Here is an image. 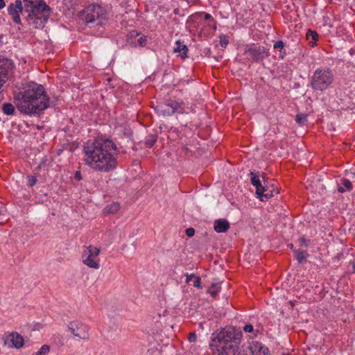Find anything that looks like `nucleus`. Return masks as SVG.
Wrapping results in <instances>:
<instances>
[{
	"label": "nucleus",
	"instance_id": "7ed1b4c3",
	"mask_svg": "<svg viewBox=\"0 0 355 355\" xmlns=\"http://www.w3.org/2000/svg\"><path fill=\"white\" fill-rule=\"evenodd\" d=\"M15 103L21 112L28 115L39 113L49 106L44 87L34 82L27 83L24 91L15 96Z\"/></svg>",
	"mask_w": 355,
	"mask_h": 355
},
{
	"label": "nucleus",
	"instance_id": "4468645a",
	"mask_svg": "<svg viewBox=\"0 0 355 355\" xmlns=\"http://www.w3.org/2000/svg\"><path fill=\"white\" fill-rule=\"evenodd\" d=\"M214 230L218 233H223L230 228V223L225 219H218L214 222Z\"/></svg>",
	"mask_w": 355,
	"mask_h": 355
},
{
	"label": "nucleus",
	"instance_id": "f704fd0d",
	"mask_svg": "<svg viewBox=\"0 0 355 355\" xmlns=\"http://www.w3.org/2000/svg\"><path fill=\"white\" fill-rule=\"evenodd\" d=\"M197 336L195 333H190L188 337L189 342H194L196 340Z\"/></svg>",
	"mask_w": 355,
	"mask_h": 355
},
{
	"label": "nucleus",
	"instance_id": "b1692460",
	"mask_svg": "<svg viewBox=\"0 0 355 355\" xmlns=\"http://www.w3.org/2000/svg\"><path fill=\"white\" fill-rule=\"evenodd\" d=\"M295 257L299 263H302L307 257V253L304 251L297 250L295 251Z\"/></svg>",
	"mask_w": 355,
	"mask_h": 355
},
{
	"label": "nucleus",
	"instance_id": "9d476101",
	"mask_svg": "<svg viewBox=\"0 0 355 355\" xmlns=\"http://www.w3.org/2000/svg\"><path fill=\"white\" fill-rule=\"evenodd\" d=\"M24 10L22 2L21 0H16L15 2L10 3L7 8L8 15L12 18V21L18 25L21 24L20 14Z\"/></svg>",
	"mask_w": 355,
	"mask_h": 355
},
{
	"label": "nucleus",
	"instance_id": "bb28decb",
	"mask_svg": "<svg viewBox=\"0 0 355 355\" xmlns=\"http://www.w3.org/2000/svg\"><path fill=\"white\" fill-rule=\"evenodd\" d=\"M219 289L217 286H213L209 290L208 293L214 297H215L219 293Z\"/></svg>",
	"mask_w": 355,
	"mask_h": 355
},
{
	"label": "nucleus",
	"instance_id": "f257e3e1",
	"mask_svg": "<svg viewBox=\"0 0 355 355\" xmlns=\"http://www.w3.org/2000/svg\"><path fill=\"white\" fill-rule=\"evenodd\" d=\"M242 337L241 331L232 327H225L213 339L211 347L218 355H270L268 347L257 341L242 345L241 348Z\"/></svg>",
	"mask_w": 355,
	"mask_h": 355
},
{
	"label": "nucleus",
	"instance_id": "dca6fc26",
	"mask_svg": "<svg viewBox=\"0 0 355 355\" xmlns=\"http://www.w3.org/2000/svg\"><path fill=\"white\" fill-rule=\"evenodd\" d=\"M121 208V205L117 202H113L111 204H109L105 206L103 209V214L105 215L107 214H116Z\"/></svg>",
	"mask_w": 355,
	"mask_h": 355
},
{
	"label": "nucleus",
	"instance_id": "9b49d317",
	"mask_svg": "<svg viewBox=\"0 0 355 355\" xmlns=\"http://www.w3.org/2000/svg\"><path fill=\"white\" fill-rule=\"evenodd\" d=\"M202 17H204V19L207 21H213V22L214 21V18L212 17V16L210 14L206 13V12H196L195 14L191 15L189 17V18L188 19V22L193 23L194 28H196L197 29H198V28L202 29V28L200 27V24L202 21Z\"/></svg>",
	"mask_w": 355,
	"mask_h": 355
},
{
	"label": "nucleus",
	"instance_id": "a878e982",
	"mask_svg": "<svg viewBox=\"0 0 355 355\" xmlns=\"http://www.w3.org/2000/svg\"><path fill=\"white\" fill-rule=\"evenodd\" d=\"M50 351V347L47 345H42L40 349L33 355H46Z\"/></svg>",
	"mask_w": 355,
	"mask_h": 355
},
{
	"label": "nucleus",
	"instance_id": "393cba45",
	"mask_svg": "<svg viewBox=\"0 0 355 355\" xmlns=\"http://www.w3.org/2000/svg\"><path fill=\"white\" fill-rule=\"evenodd\" d=\"M295 121L299 125H304L307 121V116L303 113L297 114L295 117Z\"/></svg>",
	"mask_w": 355,
	"mask_h": 355
},
{
	"label": "nucleus",
	"instance_id": "2f4dec72",
	"mask_svg": "<svg viewBox=\"0 0 355 355\" xmlns=\"http://www.w3.org/2000/svg\"><path fill=\"white\" fill-rule=\"evenodd\" d=\"M220 44L222 47L224 48H225L227 46L228 40L225 36L220 37Z\"/></svg>",
	"mask_w": 355,
	"mask_h": 355
},
{
	"label": "nucleus",
	"instance_id": "a211bd4d",
	"mask_svg": "<svg viewBox=\"0 0 355 355\" xmlns=\"http://www.w3.org/2000/svg\"><path fill=\"white\" fill-rule=\"evenodd\" d=\"M174 51L176 53H179L180 55L184 58L187 57V46L182 44L180 40H178L175 43V46L174 47Z\"/></svg>",
	"mask_w": 355,
	"mask_h": 355
},
{
	"label": "nucleus",
	"instance_id": "72a5a7b5",
	"mask_svg": "<svg viewBox=\"0 0 355 355\" xmlns=\"http://www.w3.org/2000/svg\"><path fill=\"white\" fill-rule=\"evenodd\" d=\"M194 234H195V230L193 228L189 227L186 230V234L189 237L193 236L194 235Z\"/></svg>",
	"mask_w": 355,
	"mask_h": 355
},
{
	"label": "nucleus",
	"instance_id": "aec40b11",
	"mask_svg": "<svg viewBox=\"0 0 355 355\" xmlns=\"http://www.w3.org/2000/svg\"><path fill=\"white\" fill-rule=\"evenodd\" d=\"M257 197L261 200L265 201L268 200L272 196H273L272 191L269 190L265 186H263V191L260 194H257Z\"/></svg>",
	"mask_w": 355,
	"mask_h": 355
},
{
	"label": "nucleus",
	"instance_id": "2eb2a0df",
	"mask_svg": "<svg viewBox=\"0 0 355 355\" xmlns=\"http://www.w3.org/2000/svg\"><path fill=\"white\" fill-rule=\"evenodd\" d=\"M273 48L275 51V57H277L279 59H284L286 55L284 42L282 41L276 42L274 44Z\"/></svg>",
	"mask_w": 355,
	"mask_h": 355
},
{
	"label": "nucleus",
	"instance_id": "473e14b6",
	"mask_svg": "<svg viewBox=\"0 0 355 355\" xmlns=\"http://www.w3.org/2000/svg\"><path fill=\"white\" fill-rule=\"evenodd\" d=\"M299 243H300V245L302 246V247H308L309 246V243L307 242V241L306 240V239L304 237H301L300 239H299Z\"/></svg>",
	"mask_w": 355,
	"mask_h": 355
},
{
	"label": "nucleus",
	"instance_id": "1a4fd4ad",
	"mask_svg": "<svg viewBox=\"0 0 355 355\" xmlns=\"http://www.w3.org/2000/svg\"><path fill=\"white\" fill-rule=\"evenodd\" d=\"M157 112L164 116H170L175 112L183 113L184 107L183 103L173 100H168L165 103L159 105L157 107Z\"/></svg>",
	"mask_w": 355,
	"mask_h": 355
},
{
	"label": "nucleus",
	"instance_id": "6ab92c4d",
	"mask_svg": "<svg viewBox=\"0 0 355 355\" xmlns=\"http://www.w3.org/2000/svg\"><path fill=\"white\" fill-rule=\"evenodd\" d=\"M306 37L309 45L313 47L316 44L315 42L318 40L319 35L315 31L309 30L306 34Z\"/></svg>",
	"mask_w": 355,
	"mask_h": 355
},
{
	"label": "nucleus",
	"instance_id": "412c9836",
	"mask_svg": "<svg viewBox=\"0 0 355 355\" xmlns=\"http://www.w3.org/2000/svg\"><path fill=\"white\" fill-rule=\"evenodd\" d=\"M342 184L343 187H339L338 189L339 192L343 193L352 189V184L349 180L343 179L342 180Z\"/></svg>",
	"mask_w": 355,
	"mask_h": 355
},
{
	"label": "nucleus",
	"instance_id": "58836bf2",
	"mask_svg": "<svg viewBox=\"0 0 355 355\" xmlns=\"http://www.w3.org/2000/svg\"><path fill=\"white\" fill-rule=\"evenodd\" d=\"M192 279H193V277H191L190 275H187V282H191Z\"/></svg>",
	"mask_w": 355,
	"mask_h": 355
},
{
	"label": "nucleus",
	"instance_id": "4be33fe9",
	"mask_svg": "<svg viewBox=\"0 0 355 355\" xmlns=\"http://www.w3.org/2000/svg\"><path fill=\"white\" fill-rule=\"evenodd\" d=\"M3 112L6 115H12L15 112V107L12 104L6 103L2 106Z\"/></svg>",
	"mask_w": 355,
	"mask_h": 355
},
{
	"label": "nucleus",
	"instance_id": "4c0bfd02",
	"mask_svg": "<svg viewBox=\"0 0 355 355\" xmlns=\"http://www.w3.org/2000/svg\"><path fill=\"white\" fill-rule=\"evenodd\" d=\"M75 178L76 180H81V175H80V173L79 171L76 173Z\"/></svg>",
	"mask_w": 355,
	"mask_h": 355
},
{
	"label": "nucleus",
	"instance_id": "39448f33",
	"mask_svg": "<svg viewBox=\"0 0 355 355\" xmlns=\"http://www.w3.org/2000/svg\"><path fill=\"white\" fill-rule=\"evenodd\" d=\"M85 21L91 26H103L107 21V11L98 3L90 4L85 9Z\"/></svg>",
	"mask_w": 355,
	"mask_h": 355
},
{
	"label": "nucleus",
	"instance_id": "423d86ee",
	"mask_svg": "<svg viewBox=\"0 0 355 355\" xmlns=\"http://www.w3.org/2000/svg\"><path fill=\"white\" fill-rule=\"evenodd\" d=\"M334 80L331 71L327 68H318L311 78V87L315 91H324L327 89Z\"/></svg>",
	"mask_w": 355,
	"mask_h": 355
},
{
	"label": "nucleus",
	"instance_id": "f3484780",
	"mask_svg": "<svg viewBox=\"0 0 355 355\" xmlns=\"http://www.w3.org/2000/svg\"><path fill=\"white\" fill-rule=\"evenodd\" d=\"M250 175L251 183L256 187V193L260 194L263 191V186L261 184V181L256 173L251 172Z\"/></svg>",
	"mask_w": 355,
	"mask_h": 355
},
{
	"label": "nucleus",
	"instance_id": "f8f14e48",
	"mask_svg": "<svg viewBox=\"0 0 355 355\" xmlns=\"http://www.w3.org/2000/svg\"><path fill=\"white\" fill-rule=\"evenodd\" d=\"M7 342L9 347L20 349L24 346V339L19 333L14 331L7 336Z\"/></svg>",
	"mask_w": 355,
	"mask_h": 355
},
{
	"label": "nucleus",
	"instance_id": "ea45409f",
	"mask_svg": "<svg viewBox=\"0 0 355 355\" xmlns=\"http://www.w3.org/2000/svg\"><path fill=\"white\" fill-rule=\"evenodd\" d=\"M354 271H355V265L354 266Z\"/></svg>",
	"mask_w": 355,
	"mask_h": 355
},
{
	"label": "nucleus",
	"instance_id": "e433bc0d",
	"mask_svg": "<svg viewBox=\"0 0 355 355\" xmlns=\"http://www.w3.org/2000/svg\"><path fill=\"white\" fill-rule=\"evenodd\" d=\"M6 6V2L4 0H0V10Z\"/></svg>",
	"mask_w": 355,
	"mask_h": 355
},
{
	"label": "nucleus",
	"instance_id": "20e7f679",
	"mask_svg": "<svg viewBox=\"0 0 355 355\" xmlns=\"http://www.w3.org/2000/svg\"><path fill=\"white\" fill-rule=\"evenodd\" d=\"M24 3L28 24L35 28H43L49 19V7L44 0H24Z\"/></svg>",
	"mask_w": 355,
	"mask_h": 355
},
{
	"label": "nucleus",
	"instance_id": "0eeeda50",
	"mask_svg": "<svg viewBox=\"0 0 355 355\" xmlns=\"http://www.w3.org/2000/svg\"><path fill=\"white\" fill-rule=\"evenodd\" d=\"M100 248L90 245L84 246L81 255L82 262L84 265L93 269H98L100 268Z\"/></svg>",
	"mask_w": 355,
	"mask_h": 355
},
{
	"label": "nucleus",
	"instance_id": "ddd939ff",
	"mask_svg": "<svg viewBox=\"0 0 355 355\" xmlns=\"http://www.w3.org/2000/svg\"><path fill=\"white\" fill-rule=\"evenodd\" d=\"M14 67V63L12 60L7 58L4 55H0V69L7 74Z\"/></svg>",
	"mask_w": 355,
	"mask_h": 355
},
{
	"label": "nucleus",
	"instance_id": "c756f323",
	"mask_svg": "<svg viewBox=\"0 0 355 355\" xmlns=\"http://www.w3.org/2000/svg\"><path fill=\"white\" fill-rule=\"evenodd\" d=\"M28 179V184L30 187H33L37 182V179L36 177L33 175H29L27 178Z\"/></svg>",
	"mask_w": 355,
	"mask_h": 355
},
{
	"label": "nucleus",
	"instance_id": "cd10ccee",
	"mask_svg": "<svg viewBox=\"0 0 355 355\" xmlns=\"http://www.w3.org/2000/svg\"><path fill=\"white\" fill-rule=\"evenodd\" d=\"M250 53L253 55L254 57L258 58V55L261 53V48L260 47H254L249 49Z\"/></svg>",
	"mask_w": 355,
	"mask_h": 355
},
{
	"label": "nucleus",
	"instance_id": "c9c22d12",
	"mask_svg": "<svg viewBox=\"0 0 355 355\" xmlns=\"http://www.w3.org/2000/svg\"><path fill=\"white\" fill-rule=\"evenodd\" d=\"M155 139H152V140H147L146 141V144L148 147H151L152 146H153V144H155Z\"/></svg>",
	"mask_w": 355,
	"mask_h": 355
},
{
	"label": "nucleus",
	"instance_id": "7c9ffc66",
	"mask_svg": "<svg viewBox=\"0 0 355 355\" xmlns=\"http://www.w3.org/2000/svg\"><path fill=\"white\" fill-rule=\"evenodd\" d=\"M243 331L246 333H254V327L252 324H245L243 328Z\"/></svg>",
	"mask_w": 355,
	"mask_h": 355
},
{
	"label": "nucleus",
	"instance_id": "6e6552de",
	"mask_svg": "<svg viewBox=\"0 0 355 355\" xmlns=\"http://www.w3.org/2000/svg\"><path fill=\"white\" fill-rule=\"evenodd\" d=\"M69 331L78 339L86 340L89 337V327L83 322L76 320L68 324Z\"/></svg>",
	"mask_w": 355,
	"mask_h": 355
},
{
	"label": "nucleus",
	"instance_id": "f03ea898",
	"mask_svg": "<svg viewBox=\"0 0 355 355\" xmlns=\"http://www.w3.org/2000/svg\"><path fill=\"white\" fill-rule=\"evenodd\" d=\"M119 149L116 144L108 139H98L87 141L83 146V161L94 171L107 173L117 166Z\"/></svg>",
	"mask_w": 355,
	"mask_h": 355
},
{
	"label": "nucleus",
	"instance_id": "5701e85b",
	"mask_svg": "<svg viewBox=\"0 0 355 355\" xmlns=\"http://www.w3.org/2000/svg\"><path fill=\"white\" fill-rule=\"evenodd\" d=\"M137 36H139V38L137 39L136 42H135V46H145L147 44V37L145 35H140V34L137 33L136 34Z\"/></svg>",
	"mask_w": 355,
	"mask_h": 355
},
{
	"label": "nucleus",
	"instance_id": "c85d7f7f",
	"mask_svg": "<svg viewBox=\"0 0 355 355\" xmlns=\"http://www.w3.org/2000/svg\"><path fill=\"white\" fill-rule=\"evenodd\" d=\"M191 277H193V286L196 288H200V278L199 277L195 276L194 275H190Z\"/></svg>",
	"mask_w": 355,
	"mask_h": 355
}]
</instances>
